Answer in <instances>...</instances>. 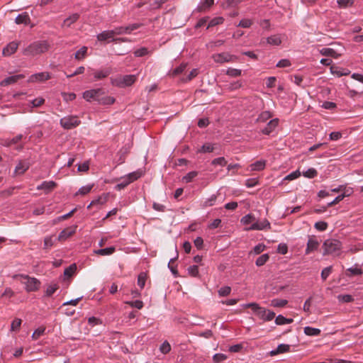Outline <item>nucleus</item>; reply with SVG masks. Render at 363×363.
Instances as JSON below:
<instances>
[{"label": "nucleus", "mask_w": 363, "mask_h": 363, "mask_svg": "<svg viewBox=\"0 0 363 363\" xmlns=\"http://www.w3.org/2000/svg\"><path fill=\"white\" fill-rule=\"evenodd\" d=\"M50 48V44L46 40L35 41L26 48L23 54L26 56H35L47 52Z\"/></svg>", "instance_id": "nucleus-1"}, {"label": "nucleus", "mask_w": 363, "mask_h": 363, "mask_svg": "<svg viewBox=\"0 0 363 363\" xmlns=\"http://www.w3.org/2000/svg\"><path fill=\"white\" fill-rule=\"evenodd\" d=\"M135 80L136 76L130 74L111 79V83L112 84L117 86L125 87L132 85L135 82Z\"/></svg>", "instance_id": "nucleus-2"}, {"label": "nucleus", "mask_w": 363, "mask_h": 363, "mask_svg": "<svg viewBox=\"0 0 363 363\" xmlns=\"http://www.w3.org/2000/svg\"><path fill=\"white\" fill-rule=\"evenodd\" d=\"M214 62L220 64H223L224 62H236L238 60V57L233 55H231L228 52H222L214 54L212 56Z\"/></svg>", "instance_id": "nucleus-3"}, {"label": "nucleus", "mask_w": 363, "mask_h": 363, "mask_svg": "<svg viewBox=\"0 0 363 363\" xmlns=\"http://www.w3.org/2000/svg\"><path fill=\"white\" fill-rule=\"evenodd\" d=\"M80 124V121L78 120L77 116H65L60 119V125L65 129H72Z\"/></svg>", "instance_id": "nucleus-4"}, {"label": "nucleus", "mask_w": 363, "mask_h": 363, "mask_svg": "<svg viewBox=\"0 0 363 363\" xmlns=\"http://www.w3.org/2000/svg\"><path fill=\"white\" fill-rule=\"evenodd\" d=\"M323 255L332 254L340 248V242L337 240H327L323 245Z\"/></svg>", "instance_id": "nucleus-5"}, {"label": "nucleus", "mask_w": 363, "mask_h": 363, "mask_svg": "<svg viewBox=\"0 0 363 363\" xmlns=\"http://www.w3.org/2000/svg\"><path fill=\"white\" fill-rule=\"evenodd\" d=\"M104 90L102 89H91L84 92L83 97L88 101L91 99L97 101L99 103L101 100V96L104 94Z\"/></svg>", "instance_id": "nucleus-6"}, {"label": "nucleus", "mask_w": 363, "mask_h": 363, "mask_svg": "<svg viewBox=\"0 0 363 363\" xmlns=\"http://www.w3.org/2000/svg\"><path fill=\"white\" fill-rule=\"evenodd\" d=\"M21 277L26 279V289L28 291H35L38 290L40 281L34 277H30L28 275H21Z\"/></svg>", "instance_id": "nucleus-7"}, {"label": "nucleus", "mask_w": 363, "mask_h": 363, "mask_svg": "<svg viewBox=\"0 0 363 363\" xmlns=\"http://www.w3.org/2000/svg\"><path fill=\"white\" fill-rule=\"evenodd\" d=\"M281 36L277 34L271 35L266 39H262L260 43L262 45H264L265 43H267L271 45L278 46L281 43Z\"/></svg>", "instance_id": "nucleus-8"}, {"label": "nucleus", "mask_w": 363, "mask_h": 363, "mask_svg": "<svg viewBox=\"0 0 363 363\" xmlns=\"http://www.w3.org/2000/svg\"><path fill=\"white\" fill-rule=\"evenodd\" d=\"M49 79H50L49 72H40L32 74L28 79V82H44Z\"/></svg>", "instance_id": "nucleus-9"}, {"label": "nucleus", "mask_w": 363, "mask_h": 363, "mask_svg": "<svg viewBox=\"0 0 363 363\" xmlns=\"http://www.w3.org/2000/svg\"><path fill=\"white\" fill-rule=\"evenodd\" d=\"M115 35L116 34H115L114 30H106V31H104L101 33L97 35V39H98V40L101 41V42L113 41V40H116V39H114Z\"/></svg>", "instance_id": "nucleus-10"}, {"label": "nucleus", "mask_w": 363, "mask_h": 363, "mask_svg": "<svg viewBox=\"0 0 363 363\" xmlns=\"http://www.w3.org/2000/svg\"><path fill=\"white\" fill-rule=\"evenodd\" d=\"M25 77L23 74H16L9 77L0 82V86H6L12 84L16 83L18 80Z\"/></svg>", "instance_id": "nucleus-11"}, {"label": "nucleus", "mask_w": 363, "mask_h": 363, "mask_svg": "<svg viewBox=\"0 0 363 363\" xmlns=\"http://www.w3.org/2000/svg\"><path fill=\"white\" fill-rule=\"evenodd\" d=\"M108 194H103L97 199L93 200L87 208H91L92 206H102L108 201Z\"/></svg>", "instance_id": "nucleus-12"}, {"label": "nucleus", "mask_w": 363, "mask_h": 363, "mask_svg": "<svg viewBox=\"0 0 363 363\" xmlns=\"http://www.w3.org/2000/svg\"><path fill=\"white\" fill-rule=\"evenodd\" d=\"M279 124V119L274 118L271 120L267 125V126L262 130V132L264 135H269L272 133Z\"/></svg>", "instance_id": "nucleus-13"}, {"label": "nucleus", "mask_w": 363, "mask_h": 363, "mask_svg": "<svg viewBox=\"0 0 363 363\" xmlns=\"http://www.w3.org/2000/svg\"><path fill=\"white\" fill-rule=\"evenodd\" d=\"M30 167V163L28 161H20L15 168L14 173L16 175L23 174Z\"/></svg>", "instance_id": "nucleus-14"}, {"label": "nucleus", "mask_w": 363, "mask_h": 363, "mask_svg": "<svg viewBox=\"0 0 363 363\" xmlns=\"http://www.w3.org/2000/svg\"><path fill=\"white\" fill-rule=\"evenodd\" d=\"M242 225H251V227H259L257 223L256 218L252 214H248L241 219Z\"/></svg>", "instance_id": "nucleus-15"}, {"label": "nucleus", "mask_w": 363, "mask_h": 363, "mask_svg": "<svg viewBox=\"0 0 363 363\" xmlns=\"http://www.w3.org/2000/svg\"><path fill=\"white\" fill-rule=\"evenodd\" d=\"M18 43L17 42L13 41L7 45L6 48L3 50V55L5 56H9L13 54L18 49Z\"/></svg>", "instance_id": "nucleus-16"}, {"label": "nucleus", "mask_w": 363, "mask_h": 363, "mask_svg": "<svg viewBox=\"0 0 363 363\" xmlns=\"http://www.w3.org/2000/svg\"><path fill=\"white\" fill-rule=\"evenodd\" d=\"M16 24L28 25L30 22V18L28 13L24 12L19 14L15 19Z\"/></svg>", "instance_id": "nucleus-17"}, {"label": "nucleus", "mask_w": 363, "mask_h": 363, "mask_svg": "<svg viewBox=\"0 0 363 363\" xmlns=\"http://www.w3.org/2000/svg\"><path fill=\"white\" fill-rule=\"evenodd\" d=\"M289 350L290 346L289 345L281 344L277 347L276 350H272L269 354L271 356H275L278 354L287 352L289 351Z\"/></svg>", "instance_id": "nucleus-18"}, {"label": "nucleus", "mask_w": 363, "mask_h": 363, "mask_svg": "<svg viewBox=\"0 0 363 363\" xmlns=\"http://www.w3.org/2000/svg\"><path fill=\"white\" fill-rule=\"evenodd\" d=\"M318 245L319 243L317 240H314L313 238H310L307 243L306 253L308 254L311 252L315 250L318 248Z\"/></svg>", "instance_id": "nucleus-19"}, {"label": "nucleus", "mask_w": 363, "mask_h": 363, "mask_svg": "<svg viewBox=\"0 0 363 363\" xmlns=\"http://www.w3.org/2000/svg\"><path fill=\"white\" fill-rule=\"evenodd\" d=\"M75 233L74 230H71L70 228H65L59 235L58 240L64 241L69 237L73 235Z\"/></svg>", "instance_id": "nucleus-20"}, {"label": "nucleus", "mask_w": 363, "mask_h": 363, "mask_svg": "<svg viewBox=\"0 0 363 363\" xmlns=\"http://www.w3.org/2000/svg\"><path fill=\"white\" fill-rule=\"evenodd\" d=\"M56 186V183L52 181L43 182L40 186H38V189H43L47 191V192H49L55 188Z\"/></svg>", "instance_id": "nucleus-21"}, {"label": "nucleus", "mask_w": 363, "mask_h": 363, "mask_svg": "<svg viewBox=\"0 0 363 363\" xmlns=\"http://www.w3.org/2000/svg\"><path fill=\"white\" fill-rule=\"evenodd\" d=\"M213 3L214 0H204L201 2L200 5L197 7V10L199 12H204L208 10Z\"/></svg>", "instance_id": "nucleus-22"}, {"label": "nucleus", "mask_w": 363, "mask_h": 363, "mask_svg": "<svg viewBox=\"0 0 363 363\" xmlns=\"http://www.w3.org/2000/svg\"><path fill=\"white\" fill-rule=\"evenodd\" d=\"M266 161L265 160H259L257 161L255 163L250 164V171H261L265 168Z\"/></svg>", "instance_id": "nucleus-23"}, {"label": "nucleus", "mask_w": 363, "mask_h": 363, "mask_svg": "<svg viewBox=\"0 0 363 363\" xmlns=\"http://www.w3.org/2000/svg\"><path fill=\"white\" fill-rule=\"evenodd\" d=\"M143 174V172L138 170L133 172H131L126 175L125 177V179L128 180V183H132L133 182L137 180L138 178H140Z\"/></svg>", "instance_id": "nucleus-24"}, {"label": "nucleus", "mask_w": 363, "mask_h": 363, "mask_svg": "<svg viewBox=\"0 0 363 363\" xmlns=\"http://www.w3.org/2000/svg\"><path fill=\"white\" fill-rule=\"evenodd\" d=\"M110 73H111V69L108 68H106L104 69L96 71L94 73V78L96 79H102L108 77L110 74Z\"/></svg>", "instance_id": "nucleus-25"}, {"label": "nucleus", "mask_w": 363, "mask_h": 363, "mask_svg": "<svg viewBox=\"0 0 363 363\" xmlns=\"http://www.w3.org/2000/svg\"><path fill=\"white\" fill-rule=\"evenodd\" d=\"M79 15L78 13H73L66 19H65L62 26L69 27L72 24L75 23L79 19Z\"/></svg>", "instance_id": "nucleus-26"}, {"label": "nucleus", "mask_w": 363, "mask_h": 363, "mask_svg": "<svg viewBox=\"0 0 363 363\" xmlns=\"http://www.w3.org/2000/svg\"><path fill=\"white\" fill-rule=\"evenodd\" d=\"M116 250L114 247H106L104 249L96 250L94 253L99 255H108L113 254Z\"/></svg>", "instance_id": "nucleus-27"}, {"label": "nucleus", "mask_w": 363, "mask_h": 363, "mask_svg": "<svg viewBox=\"0 0 363 363\" xmlns=\"http://www.w3.org/2000/svg\"><path fill=\"white\" fill-rule=\"evenodd\" d=\"M304 333L308 336H316L320 335V330L318 328L307 326L304 328Z\"/></svg>", "instance_id": "nucleus-28"}, {"label": "nucleus", "mask_w": 363, "mask_h": 363, "mask_svg": "<svg viewBox=\"0 0 363 363\" xmlns=\"http://www.w3.org/2000/svg\"><path fill=\"white\" fill-rule=\"evenodd\" d=\"M320 53L323 55L330 56V57H333L335 58H337L338 56L337 52L333 49L329 48H324L321 49Z\"/></svg>", "instance_id": "nucleus-29"}, {"label": "nucleus", "mask_w": 363, "mask_h": 363, "mask_svg": "<svg viewBox=\"0 0 363 363\" xmlns=\"http://www.w3.org/2000/svg\"><path fill=\"white\" fill-rule=\"evenodd\" d=\"M77 270L76 264H72L67 268H66L64 271V276L67 277H71L75 273Z\"/></svg>", "instance_id": "nucleus-30"}, {"label": "nucleus", "mask_w": 363, "mask_h": 363, "mask_svg": "<svg viewBox=\"0 0 363 363\" xmlns=\"http://www.w3.org/2000/svg\"><path fill=\"white\" fill-rule=\"evenodd\" d=\"M287 303L288 301L285 299L275 298L272 300L270 305L273 307L280 308L285 306L287 304Z\"/></svg>", "instance_id": "nucleus-31"}, {"label": "nucleus", "mask_w": 363, "mask_h": 363, "mask_svg": "<svg viewBox=\"0 0 363 363\" xmlns=\"http://www.w3.org/2000/svg\"><path fill=\"white\" fill-rule=\"evenodd\" d=\"M269 258L268 254L262 255L257 259L255 264L257 267L263 266L268 261Z\"/></svg>", "instance_id": "nucleus-32"}, {"label": "nucleus", "mask_w": 363, "mask_h": 363, "mask_svg": "<svg viewBox=\"0 0 363 363\" xmlns=\"http://www.w3.org/2000/svg\"><path fill=\"white\" fill-rule=\"evenodd\" d=\"M58 288V284L56 283H52L50 284L45 291V295L47 296H51L57 291Z\"/></svg>", "instance_id": "nucleus-33"}, {"label": "nucleus", "mask_w": 363, "mask_h": 363, "mask_svg": "<svg viewBox=\"0 0 363 363\" xmlns=\"http://www.w3.org/2000/svg\"><path fill=\"white\" fill-rule=\"evenodd\" d=\"M197 175H198L197 172H196V171L190 172L182 178V181L185 183L191 182Z\"/></svg>", "instance_id": "nucleus-34"}, {"label": "nucleus", "mask_w": 363, "mask_h": 363, "mask_svg": "<svg viewBox=\"0 0 363 363\" xmlns=\"http://www.w3.org/2000/svg\"><path fill=\"white\" fill-rule=\"evenodd\" d=\"M223 21H224V19L223 17H216L210 21L207 28L216 26L217 25L222 24L223 23Z\"/></svg>", "instance_id": "nucleus-35"}, {"label": "nucleus", "mask_w": 363, "mask_h": 363, "mask_svg": "<svg viewBox=\"0 0 363 363\" xmlns=\"http://www.w3.org/2000/svg\"><path fill=\"white\" fill-rule=\"evenodd\" d=\"M94 185L93 184H91V185H86V186H82V188L79 189V190L75 194V196H78L79 194L80 195H86L88 193L90 192V191L91 190V189L93 188Z\"/></svg>", "instance_id": "nucleus-36"}, {"label": "nucleus", "mask_w": 363, "mask_h": 363, "mask_svg": "<svg viewBox=\"0 0 363 363\" xmlns=\"http://www.w3.org/2000/svg\"><path fill=\"white\" fill-rule=\"evenodd\" d=\"M22 320L20 318H15L11 325V331H18L21 328Z\"/></svg>", "instance_id": "nucleus-37"}, {"label": "nucleus", "mask_w": 363, "mask_h": 363, "mask_svg": "<svg viewBox=\"0 0 363 363\" xmlns=\"http://www.w3.org/2000/svg\"><path fill=\"white\" fill-rule=\"evenodd\" d=\"M147 279L146 273L141 272L138 277V284L141 288L143 289L145 285V281Z\"/></svg>", "instance_id": "nucleus-38"}, {"label": "nucleus", "mask_w": 363, "mask_h": 363, "mask_svg": "<svg viewBox=\"0 0 363 363\" xmlns=\"http://www.w3.org/2000/svg\"><path fill=\"white\" fill-rule=\"evenodd\" d=\"M199 74V71L197 69H194L191 71V72L189 73V74L188 76H186V77H183L182 79V81L183 82H188L189 81H191L192 79H194V77H196Z\"/></svg>", "instance_id": "nucleus-39"}, {"label": "nucleus", "mask_w": 363, "mask_h": 363, "mask_svg": "<svg viewBox=\"0 0 363 363\" xmlns=\"http://www.w3.org/2000/svg\"><path fill=\"white\" fill-rule=\"evenodd\" d=\"M271 117H272V115L269 111H264L257 118V121L260 122V123H264V122H266Z\"/></svg>", "instance_id": "nucleus-40"}, {"label": "nucleus", "mask_w": 363, "mask_h": 363, "mask_svg": "<svg viewBox=\"0 0 363 363\" xmlns=\"http://www.w3.org/2000/svg\"><path fill=\"white\" fill-rule=\"evenodd\" d=\"M86 52H87V48L82 47L75 53V58L77 60H82L86 56Z\"/></svg>", "instance_id": "nucleus-41"}, {"label": "nucleus", "mask_w": 363, "mask_h": 363, "mask_svg": "<svg viewBox=\"0 0 363 363\" xmlns=\"http://www.w3.org/2000/svg\"><path fill=\"white\" fill-rule=\"evenodd\" d=\"M337 299L339 301L342 303H350L354 301L353 297L350 294L339 295L337 296Z\"/></svg>", "instance_id": "nucleus-42"}, {"label": "nucleus", "mask_w": 363, "mask_h": 363, "mask_svg": "<svg viewBox=\"0 0 363 363\" xmlns=\"http://www.w3.org/2000/svg\"><path fill=\"white\" fill-rule=\"evenodd\" d=\"M362 273V269L359 268H349L347 269V276L361 275Z\"/></svg>", "instance_id": "nucleus-43"}, {"label": "nucleus", "mask_w": 363, "mask_h": 363, "mask_svg": "<svg viewBox=\"0 0 363 363\" xmlns=\"http://www.w3.org/2000/svg\"><path fill=\"white\" fill-rule=\"evenodd\" d=\"M317 174H318L317 171L313 168L308 169L307 171L303 172V175L305 177L310 178V179L314 178L315 177L317 176Z\"/></svg>", "instance_id": "nucleus-44"}, {"label": "nucleus", "mask_w": 363, "mask_h": 363, "mask_svg": "<svg viewBox=\"0 0 363 363\" xmlns=\"http://www.w3.org/2000/svg\"><path fill=\"white\" fill-rule=\"evenodd\" d=\"M160 350L163 354H167L171 350V345L167 341H164L160 346Z\"/></svg>", "instance_id": "nucleus-45"}, {"label": "nucleus", "mask_w": 363, "mask_h": 363, "mask_svg": "<svg viewBox=\"0 0 363 363\" xmlns=\"http://www.w3.org/2000/svg\"><path fill=\"white\" fill-rule=\"evenodd\" d=\"M45 330V328L42 326L37 328L32 335V338L37 340L40 335H42Z\"/></svg>", "instance_id": "nucleus-46"}, {"label": "nucleus", "mask_w": 363, "mask_h": 363, "mask_svg": "<svg viewBox=\"0 0 363 363\" xmlns=\"http://www.w3.org/2000/svg\"><path fill=\"white\" fill-rule=\"evenodd\" d=\"M125 303L138 309H141L143 307V302L140 300H136L135 301H126Z\"/></svg>", "instance_id": "nucleus-47"}, {"label": "nucleus", "mask_w": 363, "mask_h": 363, "mask_svg": "<svg viewBox=\"0 0 363 363\" xmlns=\"http://www.w3.org/2000/svg\"><path fill=\"white\" fill-rule=\"evenodd\" d=\"M227 359V356L224 354H216L213 357L214 363H219Z\"/></svg>", "instance_id": "nucleus-48"}, {"label": "nucleus", "mask_w": 363, "mask_h": 363, "mask_svg": "<svg viewBox=\"0 0 363 363\" xmlns=\"http://www.w3.org/2000/svg\"><path fill=\"white\" fill-rule=\"evenodd\" d=\"M231 288L230 286H224L218 290V294L220 296H227L230 294Z\"/></svg>", "instance_id": "nucleus-49"}, {"label": "nucleus", "mask_w": 363, "mask_h": 363, "mask_svg": "<svg viewBox=\"0 0 363 363\" xmlns=\"http://www.w3.org/2000/svg\"><path fill=\"white\" fill-rule=\"evenodd\" d=\"M212 164L220 165V166L223 167L227 164V161L225 160V159L224 157H221L214 159L212 161Z\"/></svg>", "instance_id": "nucleus-50"}, {"label": "nucleus", "mask_w": 363, "mask_h": 363, "mask_svg": "<svg viewBox=\"0 0 363 363\" xmlns=\"http://www.w3.org/2000/svg\"><path fill=\"white\" fill-rule=\"evenodd\" d=\"M213 150H214V147H213V145H211L210 143H206V144H204L201 147L199 152H211L213 151Z\"/></svg>", "instance_id": "nucleus-51"}, {"label": "nucleus", "mask_w": 363, "mask_h": 363, "mask_svg": "<svg viewBox=\"0 0 363 363\" xmlns=\"http://www.w3.org/2000/svg\"><path fill=\"white\" fill-rule=\"evenodd\" d=\"M331 272H332V267L331 266L325 267V269H323L322 270L321 278L323 279V281L327 279V278L328 277V276L330 275Z\"/></svg>", "instance_id": "nucleus-52"}, {"label": "nucleus", "mask_w": 363, "mask_h": 363, "mask_svg": "<svg viewBox=\"0 0 363 363\" xmlns=\"http://www.w3.org/2000/svg\"><path fill=\"white\" fill-rule=\"evenodd\" d=\"M114 32L116 35H122V34H130L129 31H128V26H121L118 27L114 29Z\"/></svg>", "instance_id": "nucleus-53"}, {"label": "nucleus", "mask_w": 363, "mask_h": 363, "mask_svg": "<svg viewBox=\"0 0 363 363\" xmlns=\"http://www.w3.org/2000/svg\"><path fill=\"white\" fill-rule=\"evenodd\" d=\"M186 67V64H182L180 66L174 69L172 72V76L178 75L182 73Z\"/></svg>", "instance_id": "nucleus-54"}, {"label": "nucleus", "mask_w": 363, "mask_h": 363, "mask_svg": "<svg viewBox=\"0 0 363 363\" xmlns=\"http://www.w3.org/2000/svg\"><path fill=\"white\" fill-rule=\"evenodd\" d=\"M337 3L340 7L346 8L353 4V0H337Z\"/></svg>", "instance_id": "nucleus-55"}, {"label": "nucleus", "mask_w": 363, "mask_h": 363, "mask_svg": "<svg viewBox=\"0 0 363 363\" xmlns=\"http://www.w3.org/2000/svg\"><path fill=\"white\" fill-rule=\"evenodd\" d=\"M227 74L232 77H238L241 74V70L234 68H229L227 71Z\"/></svg>", "instance_id": "nucleus-56"}, {"label": "nucleus", "mask_w": 363, "mask_h": 363, "mask_svg": "<svg viewBox=\"0 0 363 363\" xmlns=\"http://www.w3.org/2000/svg\"><path fill=\"white\" fill-rule=\"evenodd\" d=\"M115 101V99L111 96L101 97V100L99 101L100 104H112Z\"/></svg>", "instance_id": "nucleus-57"}, {"label": "nucleus", "mask_w": 363, "mask_h": 363, "mask_svg": "<svg viewBox=\"0 0 363 363\" xmlns=\"http://www.w3.org/2000/svg\"><path fill=\"white\" fill-rule=\"evenodd\" d=\"M245 308H251L252 310L257 314L259 308H261L257 303H250L245 305Z\"/></svg>", "instance_id": "nucleus-58"}, {"label": "nucleus", "mask_w": 363, "mask_h": 363, "mask_svg": "<svg viewBox=\"0 0 363 363\" xmlns=\"http://www.w3.org/2000/svg\"><path fill=\"white\" fill-rule=\"evenodd\" d=\"M257 184H258V180H257V179H255V178L248 179L245 181V185L248 188L254 187Z\"/></svg>", "instance_id": "nucleus-59"}, {"label": "nucleus", "mask_w": 363, "mask_h": 363, "mask_svg": "<svg viewBox=\"0 0 363 363\" xmlns=\"http://www.w3.org/2000/svg\"><path fill=\"white\" fill-rule=\"evenodd\" d=\"M63 99L66 101H73L76 98V94L74 93H62Z\"/></svg>", "instance_id": "nucleus-60"}, {"label": "nucleus", "mask_w": 363, "mask_h": 363, "mask_svg": "<svg viewBox=\"0 0 363 363\" xmlns=\"http://www.w3.org/2000/svg\"><path fill=\"white\" fill-rule=\"evenodd\" d=\"M252 24V21L250 19H242L239 23V26L242 28H250Z\"/></svg>", "instance_id": "nucleus-61"}, {"label": "nucleus", "mask_w": 363, "mask_h": 363, "mask_svg": "<svg viewBox=\"0 0 363 363\" xmlns=\"http://www.w3.org/2000/svg\"><path fill=\"white\" fill-rule=\"evenodd\" d=\"M134 53L137 57H143L148 53V50L146 48H141L135 50Z\"/></svg>", "instance_id": "nucleus-62"}, {"label": "nucleus", "mask_w": 363, "mask_h": 363, "mask_svg": "<svg viewBox=\"0 0 363 363\" xmlns=\"http://www.w3.org/2000/svg\"><path fill=\"white\" fill-rule=\"evenodd\" d=\"M52 236L47 237L44 240V248H48L53 245L54 242L52 239Z\"/></svg>", "instance_id": "nucleus-63"}, {"label": "nucleus", "mask_w": 363, "mask_h": 363, "mask_svg": "<svg viewBox=\"0 0 363 363\" xmlns=\"http://www.w3.org/2000/svg\"><path fill=\"white\" fill-rule=\"evenodd\" d=\"M45 102V99L42 97H38L32 101V104L35 107H38L43 105Z\"/></svg>", "instance_id": "nucleus-64"}]
</instances>
